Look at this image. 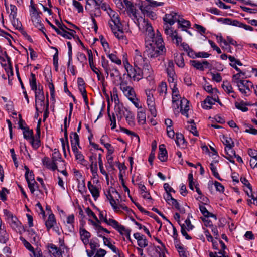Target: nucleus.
Returning a JSON list of instances; mask_svg holds the SVG:
<instances>
[{
	"mask_svg": "<svg viewBox=\"0 0 257 257\" xmlns=\"http://www.w3.org/2000/svg\"><path fill=\"white\" fill-rule=\"evenodd\" d=\"M214 3L220 8L227 9L230 8V6L225 4L221 0H214Z\"/></svg>",
	"mask_w": 257,
	"mask_h": 257,
	"instance_id": "338daca9",
	"label": "nucleus"
},
{
	"mask_svg": "<svg viewBox=\"0 0 257 257\" xmlns=\"http://www.w3.org/2000/svg\"><path fill=\"white\" fill-rule=\"evenodd\" d=\"M170 203H171L168 204L174 206V207L177 210H178L181 213H184L185 212V208L181 207V206L180 205L179 203L178 202L176 199L174 198L171 199Z\"/></svg>",
	"mask_w": 257,
	"mask_h": 257,
	"instance_id": "f704fd0d",
	"label": "nucleus"
},
{
	"mask_svg": "<svg viewBox=\"0 0 257 257\" xmlns=\"http://www.w3.org/2000/svg\"><path fill=\"white\" fill-rule=\"evenodd\" d=\"M139 187L141 191V194L144 199H152L150 193L147 192V188L144 185L140 184L139 185Z\"/></svg>",
	"mask_w": 257,
	"mask_h": 257,
	"instance_id": "c85d7f7f",
	"label": "nucleus"
},
{
	"mask_svg": "<svg viewBox=\"0 0 257 257\" xmlns=\"http://www.w3.org/2000/svg\"><path fill=\"white\" fill-rule=\"evenodd\" d=\"M145 53L151 59L164 55L166 52L163 38L158 30L157 31L156 35L145 39Z\"/></svg>",
	"mask_w": 257,
	"mask_h": 257,
	"instance_id": "f257e3e1",
	"label": "nucleus"
},
{
	"mask_svg": "<svg viewBox=\"0 0 257 257\" xmlns=\"http://www.w3.org/2000/svg\"><path fill=\"white\" fill-rule=\"evenodd\" d=\"M175 61L179 67L183 68L184 67L185 63L183 54H177L175 57Z\"/></svg>",
	"mask_w": 257,
	"mask_h": 257,
	"instance_id": "72a5a7b5",
	"label": "nucleus"
},
{
	"mask_svg": "<svg viewBox=\"0 0 257 257\" xmlns=\"http://www.w3.org/2000/svg\"><path fill=\"white\" fill-rule=\"evenodd\" d=\"M29 82L31 89L33 90H36L37 89L36 79L35 75L32 73H31V79H30Z\"/></svg>",
	"mask_w": 257,
	"mask_h": 257,
	"instance_id": "c03bdc74",
	"label": "nucleus"
},
{
	"mask_svg": "<svg viewBox=\"0 0 257 257\" xmlns=\"http://www.w3.org/2000/svg\"><path fill=\"white\" fill-rule=\"evenodd\" d=\"M173 64L172 62H169L168 67L167 69V72L169 77H175V73L173 69Z\"/></svg>",
	"mask_w": 257,
	"mask_h": 257,
	"instance_id": "680f3d73",
	"label": "nucleus"
},
{
	"mask_svg": "<svg viewBox=\"0 0 257 257\" xmlns=\"http://www.w3.org/2000/svg\"><path fill=\"white\" fill-rule=\"evenodd\" d=\"M210 169L214 176L217 179H219V180H222L219 176V173L217 172V169L216 167L214 165V164L213 163H211L210 164Z\"/></svg>",
	"mask_w": 257,
	"mask_h": 257,
	"instance_id": "0e129e2a",
	"label": "nucleus"
},
{
	"mask_svg": "<svg viewBox=\"0 0 257 257\" xmlns=\"http://www.w3.org/2000/svg\"><path fill=\"white\" fill-rule=\"evenodd\" d=\"M119 85L120 89L128 99L135 96L136 95L134 89L127 85L126 81L122 80Z\"/></svg>",
	"mask_w": 257,
	"mask_h": 257,
	"instance_id": "9b49d317",
	"label": "nucleus"
},
{
	"mask_svg": "<svg viewBox=\"0 0 257 257\" xmlns=\"http://www.w3.org/2000/svg\"><path fill=\"white\" fill-rule=\"evenodd\" d=\"M88 244H89L91 250L94 251H96V249L100 246L99 240L97 238L92 239Z\"/></svg>",
	"mask_w": 257,
	"mask_h": 257,
	"instance_id": "a19ab883",
	"label": "nucleus"
},
{
	"mask_svg": "<svg viewBox=\"0 0 257 257\" xmlns=\"http://www.w3.org/2000/svg\"><path fill=\"white\" fill-rule=\"evenodd\" d=\"M71 32H68L66 30L64 31L63 33L62 34V37L65 38L71 39L72 37L75 38L74 34L76 32L74 30H70Z\"/></svg>",
	"mask_w": 257,
	"mask_h": 257,
	"instance_id": "13d9d810",
	"label": "nucleus"
},
{
	"mask_svg": "<svg viewBox=\"0 0 257 257\" xmlns=\"http://www.w3.org/2000/svg\"><path fill=\"white\" fill-rule=\"evenodd\" d=\"M133 21L137 24L140 30L145 32V39L151 38L156 35L148 18L145 17H133Z\"/></svg>",
	"mask_w": 257,
	"mask_h": 257,
	"instance_id": "20e7f679",
	"label": "nucleus"
},
{
	"mask_svg": "<svg viewBox=\"0 0 257 257\" xmlns=\"http://www.w3.org/2000/svg\"><path fill=\"white\" fill-rule=\"evenodd\" d=\"M45 226L48 231L56 224V220L54 215L51 213L45 221Z\"/></svg>",
	"mask_w": 257,
	"mask_h": 257,
	"instance_id": "dca6fc26",
	"label": "nucleus"
},
{
	"mask_svg": "<svg viewBox=\"0 0 257 257\" xmlns=\"http://www.w3.org/2000/svg\"><path fill=\"white\" fill-rule=\"evenodd\" d=\"M30 140L31 145L34 149L36 150L40 146L41 141L39 138L33 137Z\"/></svg>",
	"mask_w": 257,
	"mask_h": 257,
	"instance_id": "864d4df0",
	"label": "nucleus"
},
{
	"mask_svg": "<svg viewBox=\"0 0 257 257\" xmlns=\"http://www.w3.org/2000/svg\"><path fill=\"white\" fill-rule=\"evenodd\" d=\"M27 183L28 187L31 193H34L36 190H38V183L35 180L30 181L29 182H28Z\"/></svg>",
	"mask_w": 257,
	"mask_h": 257,
	"instance_id": "de8ad7c7",
	"label": "nucleus"
},
{
	"mask_svg": "<svg viewBox=\"0 0 257 257\" xmlns=\"http://www.w3.org/2000/svg\"><path fill=\"white\" fill-rule=\"evenodd\" d=\"M164 5V2H157L154 0H139L136 4L141 10L142 14L146 16H154L156 15L154 12L155 8L159 6H162Z\"/></svg>",
	"mask_w": 257,
	"mask_h": 257,
	"instance_id": "f03ea898",
	"label": "nucleus"
},
{
	"mask_svg": "<svg viewBox=\"0 0 257 257\" xmlns=\"http://www.w3.org/2000/svg\"><path fill=\"white\" fill-rule=\"evenodd\" d=\"M137 118L139 122L144 123L146 121V114L144 111L138 112L137 114Z\"/></svg>",
	"mask_w": 257,
	"mask_h": 257,
	"instance_id": "052dcab7",
	"label": "nucleus"
},
{
	"mask_svg": "<svg viewBox=\"0 0 257 257\" xmlns=\"http://www.w3.org/2000/svg\"><path fill=\"white\" fill-rule=\"evenodd\" d=\"M172 40L177 46L181 45L182 43V38L181 36L178 35L177 32L173 35V37L171 38Z\"/></svg>",
	"mask_w": 257,
	"mask_h": 257,
	"instance_id": "4d7b16f0",
	"label": "nucleus"
},
{
	"mask_svg": "<svg viewBox=\"0 0 257 257\" xmlns=\"http://www.w3.org/2000/svg\"><path fill=\"white\" fill-rule=\"evenodd\" d=\"M174 17H163V21L164 24V31L167 35H168L172 38L173 35L177 33L176 31H173L170 26L173 25L175 22V20L174 19Z\"/></svg>",
	"mask_w": 257,
	"mask_h": 257,
	"instance_id": "9d476101",
	"label": "nucleus"
},
{
	"mask_svg": "<svg viewBox=\"0 0 257 257\" xmlns=\"http://www.w3.org/2000/svg\"><path fill=\"white\" fill-rule=\"evenodd\" d=\"M103 243L105 245L107 246L114 253L116 254L118 253V249L111 243L110 239L103 237Z\"/></svg>",
	"mask_w": 257,
	"mask_h": 257,
	"instance_id": "2f4dec72",
	"label": "nucleus"
},
{
	"mask_svg": "<svg viewBox=\"0 0 257 257\" xmlns=\"http://www.w3.org/2000/svg\"><path fill=\"white\" fill-rule=\"evenodd\" d=\"M70 142L71 144L72 149L73 147H77L79 145V136L76 132H72L70 134Z\"/></svg>",
	"mask_w": 257,
	"mask_h": 257,
	"instance_id": "b1692460",
	"label": "nucleus"
},
{
	"mask_svg": "<svg viewBox=\"0 0 257 257\" xmlns=\"http://www.w3.org/2000/svg\"><path fill=\"white\" fill-rule=\"evenodd\" d=\"M9 240V234L7 232L5 227L0 224V242L6 243Z\"/></svg>",
	"mask_w": 257,
	"mask_h": 257,
	"instance_id": "4be33fe9",
	"label": "nucleus"
},
{
	"mask_svg": "<svg viewBox=\"0 0 257 257\" xmlns=\"http://www.w3.org/2000/svg\"><path fill=\"white\" fill-rule=\"evenodd\" d=\"M147 103L151 114L153 117H156L157 116V111L155 108L154 97L147 98Z\"/></svg>",
	"mask_w": 257,
	"mask_h": 257,
	"instance_id": "f3484780",
	"label": "nucleus"
},
{
	"mask_svg": "<svg viewBox=\"0 0 257 257\" xmlns=\"http://www.w3.org/2000/svg\"><path fill=\"white\" fill-rule=\"evenodd\" d=\"M20 239L21 240L24 246L31 253L33 252L35 249L34 247L31 245V244L27 241L25 238L23 237H20Z\"/></svg>",
	"mask_w": 257,
	"mask_h": 257,
	"instance_id": "3c124183",
	"label": "nucleus"
},
{
	"mask_svg": "<svg viewBox=\"0 0 257 257\" xmlns=\"http://www.w3.org/2000/svg\"><path fill=\"white\" fill-rule=\"evenodd\" d=\"M177 23L179 27L182 28V30H185V29L189 27L190 26V23L189 21L185 20L182 18L178 20Z\"/></svg>",
	"mask_w": 257,
	"mask_h": 257,
	"instance_id": "58836bf2",
	"label": "nucleus"
},
{
	"mask_svg": "<svg viewBox=\"0 0 257 257\" xmlns=\"http://www.w3.org/2000/svg\"><path fill=\"white\" fill-rule=\"evenodd\" d=\"M241 76L239 74L237 73L232 75V83L237 86L238 84L241 83V81H243L244 80L241 79Z\"/></svg>",
	"mask_w": 257,
	"mask_h": 257,
	"instance_id": "6e6d98bb",
	"label": "nucleus"
},
{
	"mask_svg": "<svg viewBox=\"0 0 257 257\" xmlns=\"http://www.w3.org/2000/svg\"><path fill=\"white\" fill-rule=\"evenodd\" d=\"M35 91V108L36 111H38V108L37 106V103L40 101L41 106L44 105V95L43 92L40 89L34 90Z\"/></svg>",
	"mask_w": 257,
	"mask_h": 257,
	"instance_id": "4468645a",
	"label": "nucleus"
},
{
	"mask_svg": "<svg viewBox=\"0 0 257 257\" xmlns=\"http://www.w3.org/2000/svg\"><path fill=\"white\" fill-rule=\"evenodd\" d=\"M13 26L17 29L19 30L23 27L21 21L17 17H13L11 20Z\"/></svg>",
	"mask_w": 257,
	"mask_h": 257,
	"instance_id": "49530a36",
	"label": "nucleus"
},
{
	"mask_svg": "<svg viewBox=\"0 0 257 257\" xmlns=\"http://www.w3.org/2000/svg\"><path fill=\"white\" fill-rule=\"evenodd\" d=\"M133 21L137 24L140 30L145 32V39L151 38L156 35L148 18L145 17H133Z\"/></svg>",
	"mask_w": 257,
	"mask_h": 257,
	"instance_id": "7ed1b4c3",
	"label": "nucleus"
},
{
	"mask_svg": "<svg viewBox=\"0 0 257 257\" xmlns=\"http://www.w3.org/2000/svg\"><path fill=\"white\" fill-rule=\"evenodd\" d=\"M123 64L128 77L137 81L142 79L143 72L140 67L135 65L133 67L126 58L123 59Z\"/></svg>",
	"mask_w": 257,
	"mask_h": 257,
	"instance_id": "39448f33",
	"label": "nucleus"
},
{
	"mask_svg": "<svg viewBox=\"0 0 257 257\" xmlns=\"http://www.w3.org/2000/svg\"><path fill=\"white\" fill-rule=\"evenodd\" d=\"M49 251L55 257H62L61 250L56 245L51 244L48 246Z\"/></svg>",
	"mask_w": 257,
	"mask_h": 257,
	"instance_id": "bb28decb",
	"label": "nucleus"
},
{
	"mask_svg": "<svg viewBox=\"0 0 257 257\" xmlns=\"http://www.w3.org/2000/svg\"><path fill=\"white\" fill-rule=\"evenodd\" d=\"M29 12L30 15H33V16H39L40 15H42V12L38 9L33 0L30 1Z\"/></svg>",
	"mask_w": 257,
	"mask_h": 257,
	"instance_id": "412c9836",
	"label": "nucleus"
},
{
	"mask_svg": "<svg viewBox=\"0 0 257 257\" xmlns=\"http://www.w3.org/2000/svg\"><path fill=\"white\" fill-rule=\"evenodd\" d=\"M88 188L91 192L95 200L99 196V191L97 187L92 184L91 181H89L87 184Z\"/></svg>",
	"mask_w": 257,
	"mask_h": 257,
	"instance_id": "aec40b11",
	"label": "nucleus"
},
{
	"mask_svg": "<svg viewBox=\"0 0 257 257\" xmlns=\"http://www.w3.org/2000/svg\"><path fill=\"white\" fill-rule=\"evenodd\" d=\"M222 87L224 90L228 94L234 93L232 85L228 81H224Z\"/></svg>",
	"mask_w": 257,
	"mask_h": 257,
	"instance_id": "c9c22d12",
	"label": "nucleus"
},
{
	"mask_svg": "<svg viewBox=\"0 0 257 257\" xmlns=\"http://www.w3.org/2000/svg\"><path fill=\"white\" fill-rule=\"evenodd\" d=\"M190 63L194 68L201 71H203L204 67L202 66V63L197 60H190Z\"/></svg>",
	"mask_w": 257,
	"mask_h": 257,
	"instance_id": "37998d69",
	"label": "nucleus"
},
{
	"mask_svg": "<svg viewBox=\"0 0 257 257\" xmlns=\"http://www.w3.org/2000/svg\"><path fill=\"white\" fill-rule=\"evenodd\" d=\"M167 84L165 82H162L159 85L158 88V91L160 95H164L167 93Z\"/></svg>",
	"mask_w": 257,
	"mask_h": 257,
	"instance_id": "79ce46f5",
	"label": "nucleus"
},
{
	"mask_svg": "<svg viewBox=\"0 0 257 257\" xmlns=\"http://www.w3.org/2000/svg\"><path fill=\"white\" fill-rule=\"evenodd\" d=\"M137 243L140 248H145L148 246V241L144 236L138 239Z\"/></svg>",
	"mask_w": 257,
	"mask_h": 257,
	"instance_id": "bf43d9fd",
	"label": "nucleus"
},
{
	"mask_svg": "<svg viewBox=\"0 0 257 257\" xmlns=\"http://www.w3.org/2000/svg\"><path fill=\"white\" fill-rule=\"evenodd\" d=\"M189 101L185 98L180 100V112L183 115L188 117L187 112L189 109Z\"/></svg>",
	"mask_w": 257,
	"mask_h": 257,
	"instance_id": "a211bd4d",
	"label": "nucleus"
},
{
	"mask_svg": "<svg viewBox=\"0 0 257 257\" xmlns=\"http://www.w3.org/2000/svg\"><path fill=\"white\" fill-rule=\"evenodd\" d=\"M81 240L84 245H87L89 243V238L91 237L90 233L86 229L82 228L80 230Z\"/></svg>",
	"mask_w": 257,
	"mask_h": 257,
	"instance_id": "2eb2a0df",
	"label": "nucleus"
},
{
	"mask_svg": "<svg viewBox=\"0 0 257 257\" xmlns=\"http://www.w3.org/2000/svg\"><path fill=\"white\" fill-rule=\"evenodd\" d=\"M158 159L162 162H165L167 159V152L164 145L159 146V154Z\"/></svg>",
	"mask_w": 257,
	"mask_h": 257,
	"instance_id": "5701e85b",
	"label": "nucleus"
},
{
	"mask_svg": "<svg viewBox=\"0 0 257 257\" xmlns=\"http://www.w3.org/2000/svg\"><path fill=\"white\" fill-rule=\"evenodd\" d=\"M175 243V247L177 250L180 257H188L187 253L183 245L179 243Z\"/></svg>",
	"mask_w": 257,
	"mask_h": 257,
	"instance_id": "473e14b6",
	"label": "nucleus"
},
{
	"mask_svg": "<svg viewBox=\"0 0 257 257\" xmlns=\"http://www.w3.org/2000/svg\"><path fill=\"white\" fill-rule=\"evenodd\" d=\"M69 126V124L67 125V117H66L64 119V137H65V139L66 140V146H67V150L69 152H70V148H69V143H68V134H67V127H68Z\"/></svg>",
	"mask_w": 257,
	"mask_h": 257,
	"instance_id": "a18cd8bd",
	"label": "nucleus"
},
{
	"mask_svg": "<svg viewBox=\"0 0 257 257\" xmlns=\"http://www.w3.org/2000/svg\"><path fill=\"white\" fill-rule=\"evenodd\" d=\"M148 61L146 58L144 57L141 52L138 50L135 51L134 57V63L135 66L139 67H148Z\"/></svg>",
	"mask_w": 257,
	"mask_h": 257,
	"instance_id": "1a4fd4ad",
	"label": "nucleus"
},
{
	"mask_svg": "<svg viewBox=\"0 0 257 257\" xmlns=\"http://www.w3.org/2000/svg\"><path fill=\"white\" fill-rule=\"evenodd\" d=\"M23 136L26 140H31L34 137L33 131L26 127L24 130Z\"/></svg>",
	"mask_w": 257,
	"mask_h": 257,
	"instance_id": "09e8293b",
	"label": "nucleus"
},
{
	"mask_svg": "<svg viewBox=\"0 0 257 257\" xmlns=\"http://www.w3.org/2000/svg\"><path fill=\"white\" fill-rule=\"evenodd\" d=\"M190 124L188 126V129L193 134L194 136H198L199 134L196 130L195 124L194 120H192L190 122Z\"/></svg>",
	"mask_w": 257,
	"mask_h": 257,
	"instance_id": "603ef678",
	"label": "nucleus"
},
{
	"mask_svg": "<svg viewBox=\"0 0 257 257\" xmlns=\"http://www.w3.org/2000/svg\"><path fill=\"white\" fill-rule=\"evenodd\" d=\"M101 8L102 10L106 11L109 16H119L117 13L113 10L110 6L106 3H103L101 6Z\"/></svg>",
	"mask_w": 257,
	"mask_h": 257,
	"instance_id": "a878e982",
	"label": "nucleus"
},
{
	"mask_svg": "<svg viewBox=\"0 0 257 257\" xmlns=\"http://www.w3.org/2000/svg\"><path fill=\"white\" fill-rule=\"evenodd\" d=\"M247 128L245 130V133H249L252 135H257V130L253 128L252 126L249 124H246Z\"/></svg>",
	"mask_w": 257,
	"mask_h": 257,
	"instance_id": "774afa93",
	"label": "nucleus"
},
{
	"mask_svg": "<svg viewBox=\"0 0 257 257\" xmlns=\"http://www.w3.org/2000/svg\"><path fill=\"white\" fill-rule=\"evenodd\" d=\"M199 209H200L201 212L202 213V214L203 215V216L204 217H214L216 218V216L214 214L209 212L204 206L200 205Z\"/></svg>",
	"mask_w": 257,
	"mask_h": 257,
	"instance_id": "e433bc0d",
	"label": "nucleus"
},
{
	"mask_svg": "<svg viewBox=\"0 0 257 257\" xmlns=\"http://www.w3.org/2000/svg\"><path fill=\"white\" fill-rule=\"evenodd\" d=\"M32 21L33 23L34 26L38 28L45 35V36H46L44 31V27L43 24L42 23L41 17H33L32 19Z\"/></svg>",
	"mask_w": 257,
	"mask_h": 257,
	"instance_id": "393cba45",
	"label": "nucleus"
},
{
	"mask_svg": "<svg viewBox=\"0 0 257 257\" xmlns=\"http://www.w3.org/2000/svg\"><path fill=\"white\" fill-rule=\"evenodd\" d=\"M240 92L244 96H248L252 93L251 89L253 87L252 83L249 80H244L236 86Z\"/></svg>",
	"mask_w": 257,
	"mask_h": 257,
	"instance_id": "6e6552de",
	"label": "nucleus"
},
{
	"mask_svg": "<svg viewBox=\"0 0 257 257\" xmlns=\"http://www.w3.org/2000/svg\"><path fill=\"white\" fill-rule=\"evenodd\" d=\"M193 27L198 33H199L202 35L206 33V29L201 25L195 24Z\"/></svg>",
	"mask_w": 257,
	"mask_h": 257,
	"instance_id": "e2e57ef3",
	"label": "nucleus"
},
{
	"mask_svg": "<svg viewBox=\"0 0 257 257\" xmlns=\"http://www.w3.org/2000/svg\"><path fill=\"white\" fill-rule=\"evenodd\" d=\"M175 142L177 146H180L182 145L183 146L186 145V142L185 141L183 135L181 133L176 134V139Z\"/></svg>",
	"mask_w": 257,
	"mask_h": 257,
	"instance_id": "7c9ffc66",
	"label": "nucleus"
},
{
	"mask_svg": "<svg viewBox=\"0 0 257 257\" xmlns=\"http://www.w3.org/2000/svg\"><path fill=\"white\" fill-rule=\"evenodd\" d=\"M222 141L226 147H234V142L230 137L223 136Z\"/></svg>",
	"mask_w": 257,
	"mask_h": 257,
	"instance_id": "8fccbe9b",
	"label": "nucleus"
},
{
	"mask_svg": "<svg viewBox=\"0 0 257 257\" xmlns=\"http://www.w3.org/2000/svg\"><path fill=\"white\" fill-rule=\"evenodd\" d=\"M125 110H127L125 108H121L119 107H118L115 109V114L117 116L118 120H120L123 116H125L126 114V112Z\"/></svg>",
	"mask_w": 257,
	"mask_h": 257,
	"instance_id": "c756f323",
	"label": "nucleus"
},
{
	"mask_svg": "<svg viewBox=\"0 0 257 257\" xmlns=\"http://www.w3.org/2000/svg\"><path fill=\"white\" fill-rule=\"evenodd\" d=\"M72 150L74 152L75 158L78 160V163L85 166H87L88 165V162L85 160L84 156L78 151L77 147H73V149Z\"/></svg>",
	"mask_w": 257,
	"mask_h": 257,
	"instance_id": "ddd939ff",
	"label": "nucleus"
},
{
	"mask_svg": "<svg viewBox=\"0 0 257 257\" xmlns=\"http://www.w3.org/2000/svg\"><path fill=\"white\" fill-rule=\"evenodd\" d=\"M233 147H225V152L226 156L225 157L231 163H234L233 160L234 156H236L235 151L233 149Z\"/></svg>",
	"mask_w": 257,
	"mask_h": 257,
	"instance_id": "6ab92c4d",
	"label": "nucleus"
},
{
	"mask_svg": "<svg viewBox=\"0 0 257 257\" xmlns=\"http://www.w3.org/2000/svg\"><path fill=\"white\" fill-rule=\"evenodd\" d=\"M108 24L114 35L119 39H123L124 36L122 31L123 26L120 17H111V20Z\"/></svg>",
	"mask_w": 257,
	"mask_h": 257,
	"instance_id": "423d86ee",
	"label": "nucleus"
},
{
	"mask_svg": "<svg viewBox=\"0 0 257 257\" xmlns=\"http://www.w3.org/2000/svg\"><path fill=\"white\" fill-rule=\"evenodd\" d=\"M219 102V99L218 97V96L216 97H214V98L208 96L207 98L203 101V103H202V106L203 108L206 109H210L211 108V105L215 104V102Z\"/></svg>",
	"mask_w": 257,
	"mask_h": 257,
	"instance_id": "f8f14e48",
	"label": "nucleus"
},
{
	"mask_svg": "<svg viewBox=\"0 0 257 257\" xmlns=\"http://www.w3.org/2000/svg\"><path fill=\"white\" fill-rule=\"evenodd\" d=\"M247 104L244 102L243 100L240 102L236 101L235 103V106L236 108L241 110L242 112H246L248 111V108L246 106Z\"/></svg>",
	"mask_w": 257,
	"mask_h": 257,
	"instance_id": "4c0bfd02",
	"label": "nucleus"
},
{
	"mask_svg": "<svg viewBox=\"0 0 257 257\" xmlns=\"http://www.w3.org/2000/svg\"><path fill=\"white\" fill-rule=\"evenodd\" d=\"M107 199L109 200L110 204L115 211H119V207L117 205L116 201L114 199L113 197L109 198V196H107Z\"/></svg>",
	"mask_w": 257,
	"mask_h": 257,
	"instance_id": "69168bd1",
	"label": "nucleus"
},
{
	"mask_svg": "<svg viewBox=\"0 0 257 257\" xmlns=\"http://www.w3.org/2000/svg\"><path fill=\"white\" fill-rule=\"evenodd\" d=\"M29 236L33 240L34 242H38L39 240V237L33 229H29L27 230Z\"/></svg>",
	"mask_w": 257,
	"mask_h": 257,
	"instance_id": "ea45409f",
	"label": "nucleus"
},
{
	"mask_svg": "<svg viewBox=\"0 0 257 257\" xmlns=\"http://www.w3.org/2000/svg\"><path fill=\"white\" fill-rule=\"evenodd\" d=\"M217 21L219 22H221V23L225 25H230L234 26H238L239 27H243L246 30L253 31V28L248 25L244 24L236 20H233L230 18H219L217 19Z\"/></svg>",
	"mask_w": 257,
	"mask_h": 257,
	"instance_id": "0eeeda50",
	"label": "nucleus"
},
{
	"mask_svg": "<svg viewBox=\"0 0 257 257\" xmlns=\"http://www.w3.org/2000/svg\"><path fill=\"white\" fill-rule=\"evenodd\" d=\"M108 57L112 62L117 65L121 64V60L115 54H109L108 55Z\"/></svg>",
	"mask_w": 257,
	"mask_h": 257,
	"instance_id": "5fc2aeb1",
	"label": "nucleus"
},
{
	"mask_svg": "<svg viewBox=\"0 0 257 257\" xmlns=\"http://www.w3.org/2000/svg\"><path fill=\"white\" fill-rule=\"evenodd\" d=\"M8 221L12 228L14 229H18L19 230H20V228H21L20 226L21 223L16 217H12L10 219H9Z\"/></svg>",
	"mask_w": 257,
	"mask_h": 257,
	"instance_id": "cd10ccee",
	"label": "nucleus"
}]
</instances>
